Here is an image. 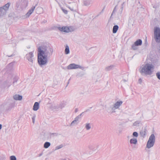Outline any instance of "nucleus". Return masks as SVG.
<instances>
[{"label":"nucleus","mask_w":160,"mask_h":160,"mask_svg":"<svg viewBox=\"0 0 160 160\" xmlns=\"http://www.w3.org/2000/svg\"><path fill=\"white\" fill-rule=\"evenodd\" d=\"M53 48L45 45L39 46L38 49V60L40 66L46 65L48 62V58L52 55Z\"/></svg>","instance_id":"obj_1"},{"label":"nucleus","mask_w":160,"mask_h":160,"mask_svg":"<svg viewBox=\"0 0 160 160\" xmlns=\"http://www.w3.org/2000/svg\"><path fill=\"white\" fill-rule=\"evenodd\" d=\"M154 68V65L151 63H147L140 67L139 72L142 75H151L152 74Z\"/></svg>","instance_id":"obj_2"},{"label":"nucleus","mask_w":160,"mask_h":160,"mask_svg":"<svg viewBox=\"0 0 160 160\" xmlns=\"http://www.w3.org/2000/svg\"><path fill=\"white\" fill-rule=\"evenodd\" d=\"M123 103L122 101L118 100L113 105L107 108V111L109 113H113L116 112V110L119 109Z\"/></svg>","instance_id":"obj_3"},{"label":"nucleus","mask_w":160,"mask_h":160,"mask_svg":"<svg viewBox=\"0 0 160 160\" xmlns=\"http://www.w3.org/2000/svg\"><path fill=\"white\" fill-rule=\"evenodd\" d=\"M155 136L154 134H152L150 136L147 142L146 147L149 149L152 147L155 142Z\"/></svg>","instance_id":"obj_4"},{"label":"nucleus","mask_w":160,"mask_h":160,"mask_svg":"<svg viewBox=\"0 0 160 160\" xmlns=\"http://www.w3.org/2000/svg\"><path fill=\"white\" fill-rule=\"evenodd\" d=\"M154 37L157 42H160V28L158 27L154 29Z\"/></svg>","instance_id":"obj_5"},{"label":"nucleus","mask_w":160,"mask_h":160,"mask_svg":"<svg viewBox=\"0 0 160 160\" xmlns=\"http://www.w3.org/2000/svg\"><path fill=\"white\" fill-rule=\"evenodd\" d=\"M10 5V3H8L3 7L0 8V17L6 14L7 11Z\"/></svg>","instance_id":"obj_6"},{"label":"nucleus","mask_w":160,"mask_h":160,"mask_svg":"<svg viewBox=\"0 0 160 160\" xmlns=\"http://www.w3.org/2000/svg\"><path fill=\"white\" fill-rule=\"evenodd\" d=\"M58 29L61 32H72L74 31V28L72 27H59Z\"/></svg>","instance_id":"obj_7"},{"label":"nucleus","mask_w":160,"mask_h":160,"mask_svg":"<svg viewBox=\"0 0 160 160\" xmlns=\"http://www.w3.org/2000/svg\"><path fill=\"white\" fill-rule=\"evenodd\" d=\"M67 68L69 70L76 69L78 68H80L82 70H83L84 69L83 67L80 65L78 64H76L74 63L70 64L67 66Z\"/></svg>","instance_id":"obj_8"},{"label":"nucleus","mask_w":160,"mask_h":160,"mask_svg":"<svg viewBox=\"0 0 160 160\" xmlns=\"http://www.w3.org/2000/svg\"><path fill=\"white\" fill-rule=\"evenodd\" d=\"M68 3L71 4V5L69 6L65 4L66 6L71 11L76 12L77 8V4L75 2H72L71 3L70 2H68Z\"/></svg>","instance_id":"obj_9"},{"label":"nucleus","mask_w":160,"mask_h":160,"mask_svg":"<svg viewBox=\"0 0 160 160\" xmlns=\"http://www.w3.org/2000/svg\"><path fill=\"white\" fill-rule=\"evenodd\" d=\"M33 53L32 52H30L26 55L27 59L30 62V64L31 65L33 63Z\"/></svg>","instance_id":"obj_10"},{"label":"nucleus","mask_w":160,"mask_h":160,"mask_svg":"<svg viewBox=\"0 0 160 160\" xmlns=\"http://www.w3.org/2000/svg\"><path fill=\"white\" fill-rule=\"evenodd\" d=\"M142 41L141 39H139L137 40L132 45V48L133 50H136L138 49L137 46L142 45Z\"/></svg>","instance_id":"obj_11"},{"label":"nucleus","mask_w":160,"mask_h":160,"mask_svg":"<svg viewBox=\"0 0 160 160\" xmlns=\"http://www.w3.org/2000/svg\"><path fill=\"white\" fill-rule=\"evenodd\" d=\"M15 106V104L14 103H11L7 105L5 108L4 111L6 113H8L12 109L14 108Z\"/></svg>","instance_id":"obj_12"},{"label":"nucleus","mask_w":160,"mask_h":160,"mask_svg":"<svg viewBox=\"0 0 160 160\" xmlns=\"http://www.w3.org/2000/svg\"><path fill=\"white\" fill-rule=\"evenodd\" d=\"M88 148L90 150L94 151L97 150L98 146L95 144H92L88 146Z\"/></svg>","instance_id":"obj_13"},{"label":"nucleus","mask_w":160,"mask_h":160,"mask_svg":"<svg viewBox=\"0 0 160 160\" xmlns=\"http://www.w3.org/2000/svg\"><path fill=\"white\" fill-rule=\"evenodd\" d=\"M37 5V4H36L35 6H32L31 9L29 10L28 12H27V13L25 15V17L26 18H28L30 16V15L33 12L34 9H35L36 6Z\"/></svg>","instance_id":"obj_14"},{"label":"nucleus","mask_w":160,"mask_h":160,"mask_svg":"<svg viewBox=\"0 0 160 160\" xmlns=\"http://www.w3.org/2000/svg\"><path fill=\"white\" fill-rule=\"evenodd\" d=\"M13 98L15 100L20 101L22 100V97L21 95L16 94L13 96Z\"/></svg>","instance_id":"obj_15"},{"label":"nucleus","mask_w":160,"mask_h":160,"mask_svg":"<svg viewBox=\"0 0 160 160\" xmlns=\"http://www.w3.org/2000/svg\"><path fill=\"white\" fill-rule=\"evenodd\" d=\"M147 129L146 128H144L142 129L140 132V135L141 136L144 138L146 135Z\"/></svg>","instance_id":"obj_16"},{"label":"nucleus","mask_w":160,"mask_h":160,"mask_svg":"<svg viewBox=\"0 0 160 160\" xmlns=\"http://www.w3.org/2000/svg\"><path fill=\"white\" fill-rule=\"evenodd\" d=\"M39 108V104L38 102H35L33 106V109L34 111H36L38 110Z\"/></svg>","instance_id":"obj_17"},{"label":"nucleus","mask_w":160,"mask_h":160,"mask_svg":"<svg viewBox=\"0 0 160 160\" xmlns=\"http://www.w3.org/2000/svg\"><path fill=\"white\" fill-rule=\"evenodd\" d=\"M83 4L85 6H88L92 3V0H83Z\"/></svg>","instance_id":"obj_18"},{"label":"nucleus","mask_w":160,"mask_h":160,"mask_svg":"<svg viewBox=\"0 0 160 160\" xmlns=\"http://www.w3.org/2000/svg\"><path fill=\"white\" fill-rule=\"evenodd\" d=\"M28 5V2L26 1H24L22 2L21 7L22 9H24L27 7Z\"/></svg>","instance_id":"obj_19"},{"label":"nucleus","mask_w":160,"mask_h":160,"mask_svg":"<svg viewBox=\"0 0 160 160\" xmlns=\"http://www.w3.org/2000/svg\"><path fill=\"white\" fill-rule=\"evenodd\" d=\"M119 27L117 25H114L112 28V32L114 33H115L117 32Z\"/></svg>","instance_id":"obj_20"},{"label":"nucleus","mask_w":160,"mask_h":160,"mask_svg":"<svg viewBox=\"0 0 160 160\" xmlns=\"http://www.w3.org/2000/svg\"><path fill=\"white\" fill-rule=\"evenodd\" d=\"M91 124L90 123H87L85 124V128L87 130H89L91 128Z\"/></svg>","instance_id":"obj_21"},{"label":"nucleus","mask_w":160,"mask_h":160,"mask_svg":"<svg viewBox=\"0 0 160 160\" xmlns=\"http://www.w3.org/2000/svg\"><path fill=\"white\" fill-rule=\"evenodd\" d=\"M137 141L136 139L135 138H132L130 140V142L131 144H137Z\"/></svg>","instance_id":"obj_22"},{"label":"nucleus","mask_w":160,"mask_h":160,"mask_svg":"<svg viewBox=\"0 0 160 160\" xmlns=\"http://www.w3.org/2000/svg\"><path fill=\"white\" fill-rule=\"evenodd\" d=\"M70 51L69 47L67 45L65 47V53L66 54H68L69 53Z\"/></svg>","instance_id":"obj_23"},{"label":"nucleus","mask_w":160,"mask_h":160,"mask_svg":"<svg viewBox=\"0 0 160 160\" xmlns=\"http://www.w3.org/2000/svg\"><path fill=\"white\" fill-rule=\"evenodd\" d=\"M42 8L41 7H39L37 8L36 9V13L38 14H40L42 12Z\"/></svg>","instance_id":"obj_24"},{"label":"nucleus","mask_w":160,"mask_h":160,"mask_svg":"<svg viewBox=\"0 0 160 160\" xmlns=\"http://www.w3.org/2000/svg\"><path fill=\"white\" fill-rule=\"evenodd\" d=\"M50 143L49 142H46L44 144V147L45 148H47L50 146Z\"/></svg>","instance_id":"obj_25"},{"label":"nucleus","mask_w":160,"mask_h":160,"mask_svg":"<svg viewBox=\"0 0 160 160\" xmlns=\"http://www.w3.org/2000/svg\"><path fill=\"white\" fill-rule=\"evenodd\" d=\"M114 67V66L111 65L110 66H108L105 68V70L107 71H109L112 69Z\"/></svg>","instance_id":"obj_26"},{"label":"nucleus","mask_w":160,"mask_h":160,"mask_svg":"<svg viewBox=\"0 0 160 160\" xmlns=\"http://www.w3.org/2000/svg\"><path fill=\"white\" fill-rule=\"evenodd\" d=\"M78 123L76 121H75L74 120H73L71 123V124L70 125V126H74L75 125H77L78 124Z\"/></svg>","instance_id":"obj_27"},{"label":"nucleus","mask_w":160,"mask_h":160,"mask_svg":"<svg viewBox=\"0 0 160 160\" xmlns=\"http://www.w3.org/2000/svg\"><path fill=\"white\" fill-rule=\"evenodd\" d=\"M140 122H141L140 121H136L133 123V126H138L140 123Z\"/></svg>","instance_id":"obj_28"},{"label":"nucleus","mask_w":160,"mask_h":160,"mask_svg":"<svg viewBox=\"0 0 160 160\" xmlns=\"http://www.w3.org/2000/svg\"><path fill=\"white\" fill-rule=\"evenodd\" d=\"M63 147V145L62 144H61L57 146L55 148V150H56L58 149H60L62 148Z\"/></svg>","instance_id":"obj_29"},{"label":"nucleus","mask_w":160,"mask_h":160,"mask_svg":"<svg viewBox=\"0 0 160 160\" xmlns=\"http://www.w3.org/2000/svg\"><path fill=\"white\" fill-rule=\"evenodd\" d=\"M65 106V103L64 102H61L60 104V109H62Z\"/></svg>","instance_id":"obj_30"},{"label":"nucleus","mask_w":160,"mask_h":160,"mask_svg":"<svg viewBox=\"0 0 160 160\" xmlns=\"http://www.w3.org/2000/svg\"><path fill=\"white\" fill-rule=\"evenodd\" d=\"M156 76L157 78L160 80V71L156 73Z\"/></svg>","instance_id":"obj_31"},{"label":"nucleus","mask_w":160,"mask_h":160,"mask_svg":"<svg viewBox=\"0 0 160 160\" xmlns=\"http://www.w3.org/2000/svg\"><path fill=\"white\" fill-rule=\"evenodd\" d=\"M83 113V112H82V113L81 114H80V115H78V116H77L76 118V119H78V120L81 119V116L82 115V114Z\"/></svg>","instance_id":"obj_32"},{"label":"nucleus","mask_w":160,"mask_h":160,"mask_svg":"<svg viewBox=\"0 0 160 160\" xmlns=\"http://www.w3.org/2000/svg\"><path fill=\"white\" fill-rule=\"evenodd\" d=\"M10 160H16V158L14 156H12L10 157Z\"/></svg>","instance_id":"obj_33"},{"label":"nucleus","mask_w":160,"mask_h":160,"mask_svg":"<svg viewBox=\"0 0 160 160\" xmlns=\"http://www.w3.org/2000/svg\"><path fill=\"white\" fill-rule=\"evenodd\" d=\"M132 135L134 137H137L138 136V134L137 132H135L133 133Z\"/></svg>","instance_id":"obj_34"},{"label":"nucleus","mask_w":160,"mask_h":160,"mask_svg":"<svg viewBox=\"0 0 160 160\" xmlns=\"http://www.w3.org/2000/svg\"><path fill=\"white\" fill-rule=\"evenodd\" d=\"M117 6H116L114 8L113 10V11H112V14H111V16H112V15H113V14L117 10Z\"/></svg>","instance_id":"obj_35"},{"label":"nucleus","mask_w":160,"mask_h":160,"mask_svg":"<svg viewBox=\"0 0 160 160\" xmlns=\"http://www.w3.org/2000/svg\"><path fill=\"white\" fill-rule=\"evenodd\" d=\"M122 129H119L117 131V133L119 134H121L122 132Z\"/></svg>","instance_id":"obj_36"},{"label":"nucleus","mask_w":160,"mask_h":160,"mask_svg":"<svg viewBox=\"0 0 160 160\" xmlns=\"http://www.w3.org/2000/svg\"><path fill=\"white\" fill-rule=\"evenodd\" d=\"M35 117H36V115H34L33 116V117H32V122L33 123H34Z\"/></svg>","instance_id":"obj_37"},{"label":"nucleus","mask_w":160,"mask_h":160,"mask_svg":"<svg viewBox=\"0 0 160 160\" xmlns=\"http://www.w3.org/2000/svg\"><path fill=\"white\" fill-rule=\"evenodd\" d=\"M62 10L65 14H67L68 13V11L67 10L64 9L62 8Z\"/></svg>","instance_id":"obj_38"},{"label":"nucleus","mask_w":160,"mask_h":160,"mask_svg":"<svg viewBox=\"0 0 160 160\" xmlns=\"http://www.w3.org/2000/svg\"><path fill=\"white\" fill-rule=\"evenodd\" d=\"M13 64L12 63H10L8 66V67H11L12 66Z\"/></svg>","instance_id":"obj_39"},{"label":"nucleus","mask_w":160,"mask_h":160,"mask_svg":"<svg viewBox=\"0 0 160 160\" xmlns=\"http://www.w3.org/2000/svg\"><path fill=\"white\" fill-rule=\"evenodd\" d=\"M74 120L76 121L78 123L79 122V120L78 119H76V118H75Z\"/></svg>","instance_id":"obj_40"},{"label":"nucleus","mask_w":160,"mask_h":160,"mask_svg":"<svg viewBox=\"0 0 160 160\" xmlns=\"http://www.w3.org/2000/svg\"><path fill=\"white\" fill-rule=\"evenodd\" d=\"M138 81L139 82V83H141V82H142V79H141V78L139 79Z\"/></svg>","instance_id":"obj_41"},{"label":"nucleus","mask_w":160,"mask_h":160,"mask_svg":"<svg viewBox=\"0 0 160 160\" xmlns=\"http://www.w3.org/2000/svg\"><path fill=\"white\" fill-rule=\"evenodd\" d=\"M158 50L159 52L160 53V43L159 45Z\"/></svg>","instance_id":"obj_42"},{"label":"nucleus","mask_w":160,"mask_h":160,"mask_svg":"<svg viewBox=\"0 0 160 160\" xmlns=\"http://www.w3.org/2000/svg\"><path fill=\"white\" fill-rule=\"evenodd\" d=\"M2 127V125L0 124V130L1 129Z\"/></svg>","instance_id":"obj_43"},{"label":"nucleus","mask_w":160,"mask_h":160,"mask_svg":"<svg viewBox=\"0 0 160 160\" xmlns=\"http://www.w3.org/2000/svg\"><path fill=\"white\" fill-rule=\"evenodd\" d=\"M17 82V80H14V81L13 82V83H15V82Z\"/></svg>","instance_id":"obj_44"},{"label":"nucleus","mask_w":160,"mask_h":160,"mask_svg":"<svg viewBox=\"0 0 160 160\" xmlns=\"http://www.w3.org/2000/svg\"><path fill=\"white\" fill-rule=\"evenodd\" d=\"M122 81H123V82H126V80H122Z\"/></svg>","instance_id":"obj_45"},{"label":"nucleus","mask_w":160,"mask_h":160,"mask_svg":"<svg viewBox=\"0 0 160 160\" xmlns=\"http://www.w3.org/2000/svg\"><path fill=\"white\" fill-rule=\"evenodd\" d=\"M78 109H76V110H75V112H77L78 111Z\"/></svg>","instance_id":"obj_46"},{"label":"nucleus","mask_w":160,"mask_h":160,"mask_svg":"<svg viewBox=\"0 0 160 160\" xmlns=\"http://www.w3.org/2000/svg\"><path fill=\"white\" fill-rule=\"evenodd\" d=\"M41 155H42V154H40L39 155V156H41Z\"/></svg>","instance_id":"obj_47"},{"label":"nucleus","mask_w":160,"mask_h":160,"mask_svg":"<svg viewBox=\"0 0 160 160\" xmlns=\"http://www.w3.org/2000/svg\"><path fill=\"white\" fill-rule=\"evenodd\" d=\"M122 8H123V7H122Z\"/></svg>","instance_id":"obj_48"}]
</instances>
